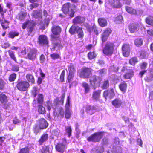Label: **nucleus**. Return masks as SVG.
<instances>
[{
	"label": "nucleus",
	"instance_id": "1",
	"mask_svg": "<svg viewBox=\"0 0 153 153\" xmlns=\"http://www.w3.org/2000/svg\"><path fill=\"white\" fill-rule=\"evenodd\" d=\"M61 30V28L59 26H53L52 27L51 31L53 34L51 35V36L52 40L53 41L52 48V51H54L56 49H60L62 48L60 41L58 37L55 36L59 34Z\"/></svg>",
	"mask_w": 153,
	"mask_h": 153
},
{
	"label": "nucleus",
	"instance_id": "2",
	"mask_svg": "<svg viewBox=\"0 0 153 153\" xmlns=\"http://www.w3.org/2000/svg\"><path fill=\"white\" fill-rule=\"evenodd\" d=\"M76 7L75 5L70 3L65 4L62 6V10L63 13L67 16L72 18L76 11Z\"/></svg>",
	"mask_w": 153,
	"mask_h": 153
},
{
	"label": "nucleus",
	"instance_id": "3",
	"mask_svg": "<svg viewBox=\"0 0 153 153\" xmlns=\"http://www.w3.org/2000/svg\"><path fill=\"white\" fill-rule=\"evenodd\" d=\"M69 32L72 35L77 33L78 38L81 39L84 37V33L82 28L76 24H74L69 29Z\"/></svg>",
	"mask_w": 153,
	"mask_h": 153
},
{
	"label": "nucleus",
	"instance_id": "4",
	"mask_svg": "<svg viewBox=\"0 0 153 153\" xmlns=\"http://www.w3.org/2000/svg\"><path fill=\"white\" fill-rule=\"evenodd\" d=\"M101 81L102 78L99 76L94 75L90 78V84L94 89L100 86Z\"/></svg>",
	"mask_w": 153,
	"mask_h": 153
},
{
	"label": "nucleus",
	"instance_id": "5",
	"mask_svg": "<svg viewBox=\"0 0 153 153\" xmlns=\"http://www.w3.org/2000/svg\"><path fill=\"white\" fill-rule=\"evenodd\" d=\"M114 45L111 43H107L102 50L103 53L107 56H111L113 53Z\"/></svg>",
	"mask_w": 153,
	"mask_h": 153
},
{
	"label": "nucleus",
	"instance_id": "6",
	"mask_svg": "<svg viewBox=\"0 0 153 153\" xmlns=\"http://www.w3.org/2000/svg\"><path fill=\"white\" fill-rule=\"evenodd\" d=\"M103 132H99L94 133L93 134L89 137L87 139L88 141H92L94 142H99L102 138Z\"/></svg>",
	"mask_w": 153,
	"mask_h": 153
},
{
	"label": "nucleus",
	"instance_id": "7",
	"mask_svg": "<svg viewBox=\"0 0 153 153\" xmlns=\"http://www.w3.org/2000/svg\"><path fill=\"white\" fill-rule=\"evenodd\" d=\"M17 83L16 87L17 89L20 91H25L29 86V83L27 82L20 81L19 80H18Z\"/></svg>",
	"mask_w": 153,
	"mask_h": 153
},
{
	"label": "nucleus",
	"instance_id": "8",
	"mask_svg": "<svg viewBox=\"0 0 153 153\" xmlns=\"http://www.w3.org/2000/svg\"><path fill=\"white\" fill-rule=\"evenodd\" d=\"M37 54V50L35 49H31L28 53L27 58L33 62L36 58Z\"/></svg>",
	"mask_w": 153,
	"mask_h": 153
},
{
	"label": "nucleus",
	"instance_id": "9",
	"mask_svg": "<svg viewBox=\"0 0 153 153\" xmlns=\"http://www.w3.org/2000/svg\"><path fill=\"white\" fill-rule=\"evenodd\" d=\"M35 25L34 22L28 21L23 24L22 28L23 29H25L27 27L29 32L31 33L33 30Z\"/></svg>",
	"mask_w": 153,
	"mask_h": 153
},
{
	"label": "nucleus",
	"instance_id": "10",
	"mask_svg": "<svg viewBox=\"0 0 153 153\" xmlns=\"http://www.w3.org/2000/svg\"><path fill=\"white\" fill-rule=\"evenodd\" d=\"M91 74V69L89 68H83L81 72L80 76L81 78H88Z\"/></svg>",
	"mask_w": 153,
	"mask_h": 153
},
{
	"label": "nucleus",
	"instance_id": "11",
	"mask_svg": "<svg viewBox=\"0 0 153 153\" xmlns=\"http://www.w3.org/2000/svg\"><path fill=\"white\" fill-rule=\"evenodd\" d=\"M38 42L40 45L41 46H48V41L47 37L45 35H41L38 38Z\"/></svg>",
	"mask_w": 153,
	"mask_h": 153
},
{
	"label": "nucleus",
	"instance_id": "12",
	"mask_svg": "<svg viewBox=\"0 0 153 153\" xmlns=\"http://www.w3.org/2000/svg\"><path fill=\"white\" fill-rule=\"evenodd\" d=\"M70 107V97H67L65 108V117L66 119H69L71 117V112L69 109Z\"/></svg>",
	"mask_w": 153,
	"mask_h": 153
},
{
	"label": "nucleus",
	"instance_id": "13",
	"mask_svg": "<svg viewBox=\"0 0 153 153\" xmlns=\"http://www.w3.org/2000/svg\"><path fill=\"white\" fill-rule=\"evenodd\" d=\"M37 123L42 129L46 128L48 125L47 121L44 118H41L38 120Z\"/></svg>",
	"mask_w": 153,
	"mask_h": 153
},
{
	"label": "nucleus",
	"instance_id": "14",
	"mask_svg": "<svg viewBox=\"0 0 153 153\" xmlns=\"http://www.w3.org/2000/svg\"><path fill=\"white\" fill-rule=\"evenodd\" d=\"M111 32L112 30L110 28L106 29L105 30L104 32L101 35V38L102 42H105L106 41Z\"/></svg>",
	"mask_w": 153,
	"mask_h": 153
},
{
	"label": "nucleus",
	"instance_id": "15",
	"mask_svg": "<svg viewBox=\"0 0 153 153\" xmlns=\"http://www.w3.org/2000/svg\"><path fill=\"white\" fill-rule=\"evenodd\" d=\"M103 96L106 99L107 98L111 99L115 96L114 90L111 89L110 90H107L104 91Z\"/></svg>",
	"mask_w": 153,
	"mask_h": 153
},
{
	"label": "nucleus",
	"instance_id": "16",
	"mask_svg": "<svg viewBox=\"0 0 153 153\" xmlns=\"http://www.w3.org/2000/svg\"><path fill=\"white\" fill-rule=\"evenodd\" d=\"M123 55L125 57L128 56L130 53V47L128 44H124L122 48Z\"/></svg>",
	"mask_w": 153,
	"mask_h": 153
},
{
	"label": "nucleus",
	"instance_id": "17",
	"mask_svg": "<svg viewBox=\"0 0 153 153\" xmlns=\"http://www.w3.org/2000/svg\"><path fill=\"white\" fill-rule=\"evenodd\" d=\"M139 29V24L136 23H132L129 26V29L130 32L133 33L137 31Z\"/></svg>",
	"mask_w": 153,
	"mask_h": 153
},
{
	"label": "nucleus",
	"instance_id": "18",
	"mask_svg": "<svg viewBox=\"0 0 153 153\" xmlns=\"http://www.w3.org/2000/svg\"><path fill=\"white\" fill-rule=\"evenodd\" d=\"M42 13L41 10H34L32 13V16L33 17L40 20L42 19Z\"/></svg>",
	"mask_w": 153,
	"mask_h": 153
},
{
	"label": "nucleus",
	"instance_id": "19",
	"mask_svg": "<svg viewBox=\"0 0 153 153\" xmlns=\"http://www.w3.org/2000/svg\"><path fill=\"white\" fill-rule=\"evenodd\" d=\"M85 20V17L79 16L75 17L73 19V22L74 24H82Z\"/></svg>",
	"mask_w": 153,
	"mask_h": 153
},
{
	"label": "nucleus",
	"instance_id": "20",
	"mask_svg": "<svg viewBox=\"0 0 153 153\" xmlns=\"http://www.w3.org/2000/svg\"><path fill=\"white\" fill-rule=\"evenodd\" d=\"M101 90L94 91L92 93V98L94 102L99 100L101 93Z\"/></svg>",
	"mask_w": 153,
	"mask_h": 153
},
{
	"label": "nucleus",
	"instance_id": "21",
	"mask_svg": "<svg viewBox=\"0 0 153 153\" xmlns=\"http://www.w3.org/2000/svg\"><path fill=\"white\" fill-rule=\"evenodd\" d=\"M38 98H37V101H36V99L35 100H34L33 101V104L34 107H35L36 106V103L37 102V103L39 104V105H42L43 102V97L42 94H40L38 95Z\"/></svg>",
	"mask_w": 153,
	"mask_h": 153
},
{
	"label": "nucleus",
	"instance_id": "22",
	"mask_svg": "<svg viewBox=\"0 0 153 153\" xmlns=\"http://www.w3.org/2000/svg\"><path fill=\"white\" fill-rule=\"evenodd\" d=\"M65 145L61 143H59L56 145L55 148L56 150L59 152L63 153L64 152L66 148Z\"/></svg>",
	"mask_w": 153,
	"mask_h": 153
},
{
	"label": "nucleus",
	"instance_id": "23",
	"mask_svg": "<svg viewBox=\"0 0 153 153\" xmlns=\"http://www.w3.org/2000/svg\"><path fill=\"white\" fill-rule=\"evenodd\" d=\"M104 151L103 146H97L93 148L91 150V153H103Z\"/></svg>",
	"mask_w": 153,
	"mask_h": 153
},
{
	"label": "nucleus",
	"instance_id": "24",
	"mask_svg": "<svg viewBox=\"0 0 153 153\" xmlns=\"http://www.w3.org/2000/svg\"><path fill=\"white\" fill-rule=\"evenodd\" d=\"M87 31L90 33H91L92 32H94L97 35L99 34L97 27L95 25H94L92 27L89 26H88L87 27Z\"/></svg>",
	"mask_w": 153,
	"mask_h": 153
},
{
	"label": "nucleus",
	"instance_id": "25",
	"mask_svg": "<svg viewBox=\"0 0 153 153\" xmlns=\"http://www.w3.org/2000/svg\"><path fill=\"white\" fill-rule=\"evenodd\" d=\"M96 108V107L95 106L89 105L86 107V111L90 114H92L94 112Z\"/></svg>",
	"mask_w": 153,
	"mask_h": 153
},
{
	"label": "nucleus",
	"instance_id": "26",
	"mask_svg": "<svg viewBox=\"0 0 153 153\" xmlns=\"http://www.w3.org/2000/svg\"><path fill=\"white\" fill-rule=\"evenodd\" d=\"M48 138V135L47 134H44L41 136L39 140V143L40 145L46 141Z\"/></svg>",
	"mask_w": 153,
	"mask_h": 153
},
{
	"label": "nucleus",
	"instance_id": "27",
	"mask_svg": "<svg viewBox=\"0 0 153 153\" xmlns=\"http://www.w3.org/2000/svg\"><path fill=\"white\" fill-rule=\"evenodd\" d=\"M98 22L100 25L102 27H104L107 25V20L104 18H99Z\"/></svg>",
	"mask_w": 153,
	"mask_h": 153
},
{
	"label": "nucleus",
	"instance_id": "28",
	"mask_svg": "<svg viewBox=\"0 0 153 153\" xmlns=\"http://www.w3.org/2000/svg\"><path fill=\"white\" fill-rule=\"evenodd\" d=\"M134 44L137 47H139L143 44V39L141 37H138L134 40Z\"/></svg>",
	"mask_w": 153,
	"mask_h": 153
},
{
	"label": "nucleus",
	"instance_id": "29",
	"mask_svg": "<svg viewBox=\"0 0 153 153\" xmlns=\"http://www.w3.org/2000/svg\"><path fill=\"white\" fill-rule=\"evenodd\" d=\"M122 102L121 100L119 99H116L112 102L113 105L116 108L119 107L121 105Z\"/></svg>",
	"mask_w": 153,
	"mask_h": 153
},
{
	"label": "nucleus",
	"instance_id": "30",
	"mask_svg": "<svg viewBox=\"0 0 153 153\" xmlns=\"http://www.w3.org/2000/svg\"><path fill=\"white\" fill-rule=\"evenodd\" d=\"M27 15V13L21 11L18 13L17 16V18L20 20H22L25 19Z\"/></svg>",
	"mask_w": 153,
	"mask_h": 153
},
{
	"label": "nucleus",
	"instance_id": "31",
	"mask_svg": "<svg viewBox=\"0 0 153 153\" xmlns=\"http://www.w3.org/2000/svg\"><path fill=\"white\" fill-rule=\"evenodd\" d=\"M125 8L126 11L131 14L136 15L137 14L136 10L131 7L126 6Z\"/></svg>",
	"mask_w": 153,
	"mask_h": 153
},
{
	"label": "nucleus",
	"instance_id": "32",
	"mask_svg": "<svg viewBox=\"0 0 153 153\" xmlns=\"http://www.w3.org/2000/svg\"><path fill=\"white\" fill-rule=\"evenodd\" d=\"M0 22L3 29L5 30L9 27V22L8 21L0 19Z\"/></svg>",
	"mask_w": 153,
	"mask_h": 153
},
{
	"label": "nucleus",
	"instance_id": "33",
	"mask_svg": "<svg viewBox=\"0 0 153 153\" xmlns=\"http://www.w3.org/2000/svg\"><path fill=\"white\" fill-rule=\"evenodd\" d=\"M145 21L146 24L153 26V16H149L145 19Z\"/></svg>",
	"mask_w": 153,
	"mask_h": 153
},
{
	"label": "nucleus",
	"instance_id": "34",
	"mask_svg": "<svg viewBox=\"0 0 153 153\" xmlns=\"http://www.w3.org/2000/svg\"><path fill=\"white\" fill-rule=\"evenodd\" d=\"M0 101L2 103L5 104L8 101V98L3 94L0 95Z\"/></svg>",
	"mask_w": 153,
	"mask_h": 153
},
{
	"label": "nucleus",
	"instance_id": "35",
	"mask_svg": "<svg viewBox=\"0 0 153 153\" xmlns=\"http://www.w3.org/2000/svg\"><path fill=\"white\" fill-rule=\"evenodd\" d=\"M39 91L38 88L36 86H34L31 91V95L33 97H35Z\"/></svg>",
	"mask_w": 153,
	"mask_h": 153
},
{
	"label": "nucleus",
	"instance_id": "36",
	"mask_svg": "<svg viewBox=\"0 0 153 153\" xmlns=\"http://www.w3.org/2000/svg\"><path fill=\"white\" fill-rule=\"evenodd\" d=\"M127 85L123 82L121 83L119 85V88L120 90L123 92H125L126 90Z\"/></svg>",
	"mask_w": 153,
	"mask_h": 153
},
{
	"label": "nucleus",
	"instance_id": "37",
	"mask_svg": "<svg viewBox=\"0 0 153 153\" xmlns=\"http://www.w3.org/2000/svg\"><path fill=\"white\" fill-rule=\"evenodd\" d=\"M139 54L142 58H146L148 57V54L146 51L144 50H142L138 52Z\"/></svg>",
	"mask_w": 153,
	"mask_h": 153
},
{
	"label": "nucleus",
	"instance_id": "38",
	"mask_svg": "<svg viewBox=\"0 0 153 153\" xmlns=\"http://www.w3.org/2000/svg\"><path fill=\"white\" fill-rule=\"evenodd\" d=\"M82 86L85 90V94L88 93L90 91V87L89 85L86 82L82 83Z\"/></svg>",
	"mask_w": 153,
	"mask_h": 153
},
{
	"label": "nucleus",
	"instance_id": "39",
	"mask_svg": "<svg viewBox=\"0 0 153 153\" xmlns=\"http://www.w3.org/2000/svg\"><path fill=\"white\" fill-rule=\"evenodd\" d=\"M42 129L40 128V127L37 123L35 124L33 126V130L34 133L36 134H37L40 131V130Z\"/></svg>",
	"mask_w": 153,
	"mask_h": 153
},
{
	"label": "nucleus",
	"instance_id": "40",
	"mask_svg": "<svg viewBox=\"0 0 153 153\" xmlns=\"http://www.w3.org/2000/svg\"><path fill=\"white\" fill-rule=\"evenodd\" d=\"M49 147L48 146H44L40 149L39 151V153H49Z\"/></svg>",
	"mask_w": 153,
	"mask_h": 153
},
{
	"label": "nucleus",
	"instance_id": "41",
	"mask_svg": "<svg viewBox=\"0 0 153 153\" xmlns=\"http://www.w3.org/2000/svg\"><path fill=\"white\" fill-rule=\"evenodd\" d=\"M72 129L70 126H67L65 127V135H68V137L70 138L71 135Z\"/></svg>",
	"mask_w": 153,
	"mask_h": 153
},
{
	"label": "nucleus",
	"instance_id": "42",
	"mask_svg": "<svg viewBox=\"0 0 153 153\" xmlns=\"http://www.w3.org/2000/svg\"><path fill=\"white\" fill-rule=\"evenodd\" d=\"M121 149L120 147L118 146H114L112 151L113 153H121Z\"/></svg>",
	"mask_w": 153,
	"mask_h": 153
},
{
	"label": "nucleus",
	"instance_id": "43",
	"mask_svg": "<svg viewBox=\"0 0 153 153\" xmlns=\"http://www.w3.org/2000/svg\"><path fill=\"white\" fill-rule=\"evenodd\" d=\"M107 69L105 68H103L98 71H96L95 73L100 76H102L106 73Z\"/></svg>",
	"mask_w": 153,
	"mask_h": 153
},
{
	"label": "nucleus",
	"instance_id": "44",
	"mask_svg": "<svg viewBox=\"0 0 153 153\" xmlns=\"http://www.w3.org/2000/svg\"><path fill=\"white\" fill-rule=\"evenodd\" d=\"M8 54L11 58L15 62H17L16 58L15 56L14 52L11 50H9L8 51Z\"/></svg>",
	"mask_w": 153,
	"mask_h": 153
},
{
	"label": "nucleus",
	"instance_id": "45",
	"mask_svg": "<svg viewBox=\"0 0 153 153\" xmlns=\"http://www.w3.org/2000/svg\"><path fill=\"white\" fill-rule=\"evenodd\" d=\"M151 75H148L145 78V80L148 82H149L152 80L153 78V68L151 71Z\"/></svg>",
	"mask_w": 153,
	"mask_h": 153
},
{
	"label": "nucleus",
	"instance_id": "46",
	"mask_svg": "<svg viewBox=\"0 0 153 153\" xmlns=\"http://www.w3.org/2000/svg\"><path fill=\"white\" fill-rule=\"evenodd\" d=\"M26 77L27 80L30 82L33 83L35 82L34 78L33 76L30 74H27Z\"/></svg>",
	"mask_w": 153,
	"mask_h": 153
},
{
	"label": "nucleus",
	"instance_id": "47",
	"mask_svg": "<svg viewBox=\"0 0 153 153\" xmlns=\"http://www.w3.org/2000/svg\"><path fill=\"white\" fill-rule=\"evenodd\" d=\"M38 112L42 114H44L45 112V108L43 107L42 105H39L38 106Z\"/></svg>",
	"mask_w": 153,
	"mask_h": 153
},
{
	"label": "nucleus",
	"instance_id": "48",
	"mask_svg": "<svg viewBox=\"0 0 153 153\" xmlns=\"http://www.w3.org/2000/svg\"><path fill=\"white\" fill-rule=\"evenodd\" d=\"M69 73L74 74L76 70L74 64H70L68 65Z\"/></svg>",
	"mask_w": 153,
	"mask_h": 153
},
{
	"label": "nucleus",
	"instance_id": "49",
	"mask_svg": "<svg viewBox=\"0 0 153 153\" xmlns=\"http://www.w3.org/2000/svg\"><path fill=\"white\" fill-rule=\"evenodd\" d=\"M123 17L121 15H119L116 17L114 22L117 24H120L123 22Z\"/></svg>",
	"mask_w": 153,
	"mask_h": 153
},
{
	"label": "nucleus",
	"instance_id": "50",
	"mask_svg": "<svg viewBox=\"0 0 153 153\" xmlns=\"http://www.w3.org/2000/svg\"><path fill=\"white\" fill-rule=\"evenodd\" d=\"M113 5L115 8H120L121 6V4L119 0H114Z\"/></svg>",
	"mask_w": 153,
	"mask_h": 153
},
{
	"label": "nucleus",
	"instance_id": "51",
	"mask_svg": "<svg viewBox=\"0 0 153 153\" xmlns=\"http://www.w3.org/2000/svg\"><path fill=\"white\" fill-rule=\"evenodd\" d=\"M19 33L17 31H12L10 32L9 33V37L13 39L15 36H19Z\"/></svg>",
	"mask_w": 153,
	"mask_h": 153
},
{
	"label": "nucleus",
	"instance_id": "52",
	"mask_svg": "<svg viewBox=\"0 0 153 153\" xmlns=\"http://www.w3.org/2000/svg\"><path fill=\"white\" fill-rule=\"evenodd\" d=\"M109 83L108 80H105L103 82L102 85L101 86V88L103 89H106L109 87Z\"/></svg>",
	"mask_w": 153,
	"mask_h": 153
},
{
	"label": "nucleus",
	"instance_id": "53",
	"mask_svg": "<svg viewBox=\"0 0 153 153\" xmlns=\"http://www.w3.org/2000/svg\"><path fill=\"white\" fill-rule=\"evenodd\" d=\"M138 62L137 59L136 57H134L130 59L129 61L131 65H134Z\"/></svg>",
	"mask_w": 153,
	"mask_h": 153
},
{
	"label": "nucleus",
	"instance_id": "54",
	"mask_svg": "<svg viewBox=\"0 0 153 153\" xmlns=\"http://www.w3.org/2000/svg\"><path fill=\"white\" fill-rule=\"evenodd\" d=\"M96 55L94 51L93 52H89L88 54V56L89 59H92L95 58L96 56Z\"/></svg>",
	"mask_w": 153,
	"mask_h": 153
},
{
	"label": "nucleus",
	"instance_id": "55",
	"mask_svg": "<svg viewBox=\"0 0 153 153\" xmlns=\"http://www.w3.org/2000/svg\"><path fill=\"white\" fill-rule=\"evenodd\" d=\"M16 77V74L15 73L11 74L9 77V80L10 82L14 81Z\"/></svg>",
	"mask_w": 153,
	"mask_h": 153
},
{
	"label": "nucleus",
	"instance_id": "56",
	"mask_svg": "<svg viewBox=\"0 0 153 153\" xmlns=\"http://www.w3.org/2000/svg\"><path fill=\"white\" fill-rule=\"evenodd\" d=\"M133 76V72L132 71L130 73H126L124 76L125 78L126 79H130Z\"/></svg>",
	"mask_w": 153,
	"mask_h": 153
},
{
	"label": "nucleus",
	"instance_id": "57",
	"mask_svg": "<svg viewBox=\"0 0 153 153\" xmlns=\"http://www.w3.org/2000/svg\"><path fill=\"white\" fill-rule=\"evenodd\" d=\"M74 74L69 73L67 77V80L69 83H70V82L73 80V78L74 77Z\"/></svg>",
	"mask_w": 153,
	"mask_h": 153
},
{
	"label": "nucleus",
	"instance_id": "58",
	"mask_svg": "<svg viewBox=\"0 0 153 153\" xmlns=\"http://www.w3.org/2000/svg\"><path fill=\"white\" fill-rule=\"evenodd\" d=\"M19 153H29V149L27 147H25L21 149Z\"/></svg>",
	"mask_w": 153,
	"mask_h": 153
},
{
	"label": "nucleus",
	"instance_id": "59",
	"mask_svg": "<svg viewBox=\"0 0 153 153\" xmlns=\"http://www.w3.org/2000/svg\"><path fill=\"white\" fill-rule=\"evenodd\" d=\"M51 57L53 59L59 58L60 57L59 55L56 53H53L50 55Z\"/></svg>",
	"mask_w": 153,
	"mask_h": 153
},
{
	"label": "nucleus",
	"instance_id": "60",
	"mask_svg": "<svg viewBox=\"0 0 153 153\" xmlns=\"http://www.w3.org/2000/svg\"><path fill=\"white\" fill-rule=\"evenodd\" d=\"M5 84V82L2 79L0 78V90H3Z\"/></svg>",
	"mask_w": 153,
	"mask_h": 153
},
{
	"label": "nucleus",
	"instance_id": "61",
	"mask_svg": "<svg viewBox=\"0 0 153 153\" xmlns=\"http://www.w3.org/2000/svg\"><path fill=\"white\" fill-rule=\"evenodd\" d=\"M65 75V71L63 70L60 76V79L61 82H64V76Z\"/></svg>",
	"mask_w": 153,
	"mask_h": 153
},
{
	"label": "nucleus",
	"instance_id": "62",
	"mask_svg": "<svg viewBox=\"0 0 153 153\" xmlns=\"http://www.w3.org/2000/svg\"><path fill=\"white\" fill-rule=\"evenodd\" d=\"M119 68L116 65H113L110 67V68L111 71H114L115 72H117Z\"/></svg>",
	"mask_w": 153,
	"mask_h": 153
},
{
	"label": "nucleus",
	"instance_id": "63",
	"mask_svg": "<svg viewBox=\"0 0 153 153\" xmlns=\"http://www.w3.org/2000/svg\"><path fill=\"white\" fill-rule=\"evenodd\" d=\"M39 4L38 3H35L33 4H31L30 5L29 7L30 10L33 9V8L39 6Z\"/></svg>",
	"mask_w": 153,
	"mask_h": 153
},
{
	"label": "nucleus",
	"instance_id": "64",
	"mask_svg": "<svg viewBox=\"0 0 153 153\" xmlns=\"http://www.w3.org/2000/svg\"><path fill=\"white\" fill-rule=\"evenodd\" d=\"M19 66L18 65H13L12 68V70L15 71H18L19 70Z\"/></svg>",
	"mask_w": 153,
	"mask_h": 153
}]
</instances>
